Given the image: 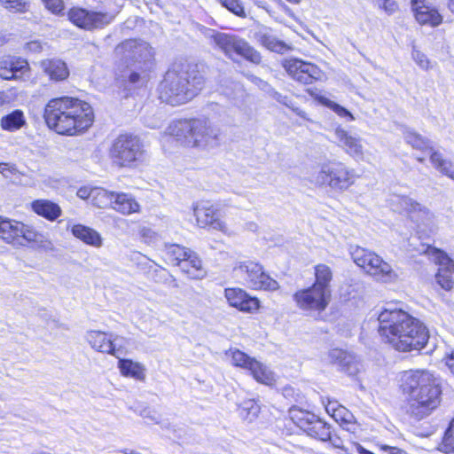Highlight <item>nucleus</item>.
Segmentation results:
<instances>
[{"mask_svg":"<svg viewBox=\"0 0 454 454\" xmlns=\"http://www.w3.org/2000/svg\"><path fill=\"white\" fill-rule=\"evenodd\" d=\"M378 321L379 333L398 351L420 350L428 341L425 325L401 309H384Z\"/></svg>","mask_w":454,"mask_h":454,"instance_id":"obj_1","label":"nucleus"},{"mask_svg":"<svg viewBox=\"0 0 454 454\" xmlns=\"http://www.w3.org/2000/svg\"><path fill=\"white\" fill-rule=\"evenodd\" d=\"M47 126L60 135L74 136L89 129L94 121L90 104L76 98L51 99L44 107Z\"/></svg>","mask_w":454,"mask_h":454,"instance_id":"obj_2","label":"nucleus"},{"mask_svg":"<svg viewBox=\"0 0 454 454\" xmlns=\"http://www.w3.org/2000/svg\"><path fill=\"white\" fill-rule=\"evenodd\" d=\"M166 133L184 146L207 152L220 147L224 137L220 127L206 118L174 121Z\"/></svg>","mask_w":454,"mask_h":454,"instance_id":"obj_3","label":"nucleus"},{"mask_svg":"<svg viewBox=\"0 0 454 454\" xmlns=\"http://www.w3.org/2000/svg\"><path fill=\"white\" fill-rule=\"evenodd\" d=\"M202 84L203 77L196 70L174 66L160 84V98L171 106L182 105L191 100Z\"/></svg>","mask_w":454,"mask_h":454,"instance_id":"obj_4","label":"nucleus"},{"mask_svg":"<svg viewBox=\"0 0 454 454\" xmlns=\"http://www.w3.org/2000/svg\"><path fill=\"white\" fill-rule=\"evenodd\" d=\"M313 182L322 187H330L336 192L348 190L354 184L356 175L353 168L338 160H328L320 165L313 175Z\"/></svg>","mask_w":454,"mask_h":454,"instance_id":"obj_5","label":"nucleus"},{"mask_svg":"<svg viewBox=\"0 0 454 454\" xmlns=\"http://www.w3.org/2000/svg\"><path fill=\"white\" fill-rule=\"evenodd\" d=\"M349 253L354 262L377 281L391 283L398 278L391 265L374 252L358 246H350Z\"/></svg>","mask_w":454,"mask_h":454,"instance_id":"obj_6","label":"nucleus"},{"mask_svg":"<svg viewBox=\"0 0 454 454\" xmlns=\"http://www.w3.org/2000/svg\"><path fill=\"white\" fill-rule=\"evenodd\" d=\"M142 140L132 134H121L113 142L110 157L120 167H132L142 161L145 155Z\"/></svg>","mask_w":454,"mask_h":454,"instance_id":"obj_7","label":"nucleus"},{"mask_svg":"<svg viewBox=\"0 0 454 454\" xmlns=\"http://www.w3.org/2000/svg\"><path fill=\"white\" fill-rule=\"evenodd\" d=\"M233 273L244 278L247 286L254 290L275 291L278 283L270 278L258 262L253 261L237 262Z\"/></svg>","mask_w":454,"mask_h":454,"instance_id":"obj_8","label":"nucleus"},{"mask_svg":"<svg viewBox=\"0 0 454 454\" xmlns=\"http://www.w3.org/2000/svg\"><path fill=\"white\" fill-rule=\"evenodd\" d=\"M0 239L13 246H25L26 242H42L43 235L21 222L0 216Z\"/></svg>","mask_w":454,"mask_h":454,"instance_id":"obj_9","label":"nucleus"},{"mask_svg":"<svg viewBox=\"0 0 454 454\" xmlns=\"http://www.w3.org/2000/svg\"><path fill=\"white\" fill-rule=\"evenodd\" d=\"M387 201L394 211L406 213L408 217L419 228L421 226L427 227L433 223V213L427 207L408 196L393 193L389 196Z\"/></svg>","mask_w":454,"mask_h":454,"instance_id":"obj_10","label":"nucleus"},{"mask_svg":"<svg viewBox=\"0 0 454 454\" xmlns=\"http://www.w3.org/2000/svg\"><path fill=\"white\" fill-rule=\"evenodd\" d=\"M212 38L215 45L229 58L237 54L254 64H259L262 60L261 54L246 40L236 35L216 33Z\"/></svg>","mask_w":454,"mask_h":454,"instance_id":"obj_11","label":"nucleus"},{"mask_svg":"<svg viewBox=\"0 0 454 454\" xmlns=\"http://www.w3.org/2000/svg\"><path fill=\"white\" fill-rule=\"evenodd\" d=\"M115 54L121 56L127 65L138 64L140 70L150 67L153 59V50L148 43L142 40L129 39L122 42L115 48Z\"/></svg>","mask_w":454,"mask_h":454,"instance_id":"obj_12","label":"nucleus"},{"mask_svg":"<svg viewBox=\"0 0 454 454\" xmlns=\"http://www.w3.org/2000/svg\"><path fill=\"white\" fill-rule=\"evenodd\" d=\"M437 382V378L427 370H410L402 372L400 387L407 397H419L421 391L428 394L430 387Z\"/></svg>","mask_w":454,"mask_h":454,"instance_id":"obj_13","label":"nucleus"},{"mask_svg":"<svg viewBox=\"0 0 454 454\" xmlns=\"http://www.w3.org/2000/svg\"><path fill=\"white\" fill-rule=\"evenodd\" d=\"M332 294L326 291L312 285L308 288H303L295 292L293 300L296 306L304 311H324L331 301Z\"/></svg>","mask_w":454,"mask_h":454,"instance_id":"obj_14","label":"nucleus"},{"mask_svg":"<svg viewBox=\"0 0 454 454\" xmlns=\"http://www.w3.org/2000/svg\"><path fill=\"white\" fill-rule=\"evenodd\" d=\"M430 388L428 394V391H421L419 397H407L408 411L417 419H422L428 416L440 403L439 382L432 385Z\"/></svg>","mask_w":454,"mask_h":454,"instance_id":"obj_15","label":"nucleus"},{"mask_svg":"<svg viewBox=\"0 0 454 454\" xmlns=\"http://www.w3.org/2000/svg\"><path fill=\"white\" fill-rule=\"evenodd\" d=\"M69 20L78 27L93 30L103 28L114 20L109 12L88 11L82 8H72L68 12Z\"/></svg>","mask_w":454,"mask_h":454,"instance_id":"obj_16","label":"nucleus"},{"mask_svg":"<svg viewBox=\"0 0 454 454\" xmlns=\"http://www.w3.org/2000/svg\"><path fill=\"white\" fill-rule=\"evenodd\" d=\"M292 419L297 426L309 436L326 442L330 435V426L321 420L315 414L304 411L291 410Z\"/></svg>","mask_w":454,"mask_h":454,"instance_id":"obj_17","label":"nucleus"},{"mask_svg":"<svg viewBox=\"0 0 454 454\" xmlns=\"http://www.w3.org/2000/svg\"><path fill=\"white\" fill-rule=\"evenodd\" d=\"M86 340L90 347L98 352L110 354L119 357L124 348L125 338L113 333H106L101 331H89L86 333Z\"/></svg>","mask_w":454,"mask_h":454,"instance_id":"obj_18","label":"nucleus"},{"mask_svg":"<svg viewBox=\"0 0 454 454\" xmlns=\"http://www.w3.org/2000/svg\"><path fill=\"white\" fill-rule=\"evenodd\" d=\"M286 73L295 81L302 84H311L322 78V71L314 64L300 59H287L283 63Z\"/></svg>","mask_w":454,"mask_h":454,"instance_id":"obj_19","label":"nucleus"},{"mask_svg":"<svg viewBox=\"0 0 454 454\" xmlns=\"http://www.w3.org/2000/svg\"><path fill=\"white\" fill-rule=\"evenodd\" d=\"M193 214L200 227H210L214 230L225 231V223L219 218L217 209L208 202L193 206Z\"/></svg>","mask_w":454,"mask_h":454,"instance_id":"obj_20","label":"nucleus"},{"mask_svg":"<svg viewBox=\"0 0 454 454\" xmlns=\"http://www.w3.org/2000/svg\"><path fill=\"white\" fill-rule=\"evenodd\" d=\"M224 296L230 306L242 312L254 313L260 307L259 300L250 296L241 288H226L224 290Z\"/></svg>","mask_w":454,"mask_h":454,"instance_id":"obj_21","label":"nucleus"},{"mask_svg":"<svg viewBox=\"0 0 454 454\" xmlns=\"http://www.w3.org/2000/svg\"><path fill=\"white\" fill-rule=\"evenodd\" d=\"M337 144L347 154L355 160H361L364 157V147L361 138L350 134L344 129L338 127L334 130Z\"/></svg>","mask_w":454,"mask_h":454,"instance_id":"obj_22","label":"nucleus"},{"mask_svg":"<svg viewBox=\"0 0 454 454\" xmlns=\"http://www.w3.org/2000/svg\"><path fill=\"white\" fill-rule=\"evenodd\" d=\"M432 255L441 267L435 275L437 283L443 289L447 291L450 290L453 287L450 268H454V262L447 255V254L439 249H433Z\"/></svg>","mask_w":454,"mask_h":454,"instance_id":"obj_23","label":"nucleus"},{"mask_svg":"<svg viewBox=\"0 0 454 454\" xmlns=\"http://www.w3.org/2000/svg\"><path fill=\"white\" fill-rule=\"evenodd\" d=\"M327 358L330 363L339 365L340 370L349 376H355L359 372V363L352 354L345 350L331 349L328 352Z\"/></svg>","mask_w":454,"mask_h":454,"instance_id":"obj_24","label":"nucleus"},{"mask_svg":"<svg viewBox=\"0 0 454 454\" xmlns=\"http://www.w3.org/2000/svg\"><path fill=\"white\" fill-rule=\"evenodd\" d=\"M28 70V63L20 58L8 57L0 61V77L4 80L19 79Z\"/></svg>","mask_w":454,"mask_h":454,"instance_id":"obj_25","label":"nucleus"},{"mask_svg":"<svg viewBox=\"0 0 454 454\" xmlns=\"http://www.w3.org/2000/svg\"><path fill=\"white\" fill-rule=\"evenodd\" d=\"M43 73L51 81L62 82L69 76V69L65 61L59 59H48L40 62Z\"/></svg>","mask_w":454,"mask_h":454,"instance_id":"obj_26","label":"nucleus"},{"mask_svg":"<svg viewBox=\"0 0 454 454\" xmlns=\"http://www.w3.org/2000/svg\"><path fill=\"white\" fill-rule=\"evenodd\" d=\"M179 267L182 271L187 274L191 278H201L205 275L201 260L197 254L192 250L186 254Z\"/></svg>","mask_w":454,"mask_h":454,"instance_id":"obj_27","label":"nucleus"},{"mask_svg":"<svg viewBox=\"0 0 454 454\" xmlns=\"http://www.w3.org/2000/svg\"><path fill=\"white\" fill-rule=\"evenodd\" d=\"M113 208L122 215H130L138 212L140 205L131 194L116 192Z\"/></svg>","mask_w":454,"mask_h":454,"instance_id":"obj_28","label":"nucleus"},{"mask_svg":"<svg viewBox=\"0 0 454 454\" xmlns=\"http://www.w3.org/2000/svg\"><path fill=\"white\" fill-rule=\"evenodd\" d=\"M255 35L258 42L271 51L283 53L288 49L287 45L278 40L270 28H262Z\"/></svg>","mask_w":454,"mask_h":454,"instance_id":"obj_29","label":"nucleus"},{"mask_svg":"<svg viewBox=\"0 0 454 454\" xmlns=\"http://www.w3.org/2000/svg\"><path fill=\"white\" fill-rule=\"evenodd\" d=\"M33 210L39 215L50 220L54 221L61 215L60 207L47 200H37L32 203Z\"/></svg>","mask_w":454,"mask_h":454,"instance_id":"obj_30","label":"nucleus"},{"mask_svg":"<svg viewBox=\"0 0 454 454\" xmlns=\"http://www.w3.org/2000/svg\"><path fill=\"white\" fill-rule=\"evenodd\" d=\"M27 124L24 113L16 109L12 113L5 114L0 119V127L3 130L15 132Z\"/></svg>","mask_w":454,"mask_h":454,"instance_id":"obj_31","label":"nucleus"},{"mask_svg":"<svg viewBox=\"0 0 454 454\" xmlns=\"http://www.w3.org/2000/svg\"><path fill=\"white\" fill-rule=\"evenodd\" d=\"M415 18L422 25L437 27L442 22V17L434 8L422 5L416 9Z\"/></svg>","mask_w":454,"mask_h":454,"instance_id":"obj_32","label":"nucleus"},{"mask_svg":"<svg viewBox=\"0 0 454 454\" xmlns=\"http://www.w3.org/2000/svg\"><path fill=\"white\" fill-rule=\"evenodd\" d=\"M72 233L74 237L88 245L100 247L102 240L100 235L91 228L82 224H75L72 227Z\"/></svg>","mask_w":454,"mask_h":454,"instance_id":"obj_33","label":"nucleus"},{"mask_svg":"<svg viewBox=\"0 0 454 454\" xmlns=\"http://www.w3.org/2000/svg\"><path fill=\"white\" fill-rule=\"evenodd\" d=\"M118 361V368L121 371V373L126 377H131L138 380H143L145 379V368L144 366L137 362H133L130 359L117 357Z\"/></svg>","mask_w":454,"mask_h":454,"instance_id":"obj_34","label":"nucleus"},{"mask_svg":"<svg viewBox=\"0 0 454 454\" xmlns=\"http://www.w3.org/2000/svg\"><path fill=\"white\" fill-rule=\"evenodd\" d=\"M315 278L316 280L313 285L331 294L330 283L333 280V271L331 268L323 263L316 265Z\"/></svg>","mask_w":454,"mask_h":454,"instance_id":"obj_35","label":"nucleus"},{"mask_svg":"<svg viewBox=\"0 0 454 454\" xmlns=\"http://www.w3.org/2000/svg\"><path fill=\"white\" fill-rule=\"evenodd\" d=\"M115 195L116 192H109L103 188L91 189V201L96 207L99 208H113Z\"/></svg>","mask_w":454,"mask_h":454,"instance_id":"obj_36","label":"nucleus"},{"mask_svg":"<svg viewBox=\"0 0 454 454\" xmlns=\"http://www.w3.org/2000/svg\"><path fill=\"white\" fill-rule=\"evenodd\" d=\"M249 371L258 382L270 385L275 380L274 373L269 369V367L255 359L252 364H250Z\"/></svg>","mask_w":454,"mask_h":454,"instance_id":"obj_37","label":"nucleus"},{"mask_svg":"<svg viewBox=\"0 0 454 454\" xmlns=\"http://www.w3.org/2000/svg\"><path fill=\"white\" fill-rule=\"evenodd\" d=\"M191 249L177 244L166 245L164 249V256L166 260L176 266H180Z\"/></svg>","mask_w":454,"mask_h":454,"instance_id":"obj_38","label":"nucleus"},{"mask_svg":"<svg viewBox=\"0 0 454 454\" xmlns=\"http://www.w3.org/2000/svg\"><path fill=\"white\" fill-rule=\"evenodd\" d=\"M269 93L273 99H275L278 103L286 106V107L290 108L294 113H295L301 118H302L306 121H310V119L309 118L306 112H304L303 110H301L299 107H296L290 97H288L286 95H282L281 93L276 91L273 89H270L269 90Z\"/></svg>","mask_w":454,"mask_h":454,"instance_id":"obj_39","label":"nucleus"},{"mask_svg":"<svg viewBox=\"0 0 454 454\" xmlns=\"http://www.w3.org/2000/svg\"><path fill=\"white\" fill-rule=\"evenodd\" d=\"M405 141L411 145L413 148L419 150H427L431 148V142L426 137H423L419 134L407 130L404 133Z\"/></svg>","mask_w":454,"mask_h":454,"instance_id":"obj_40","label":"nucleus"},{"mask_svg":"<svg viewBox=\"0 0 454 454\" xmlns=\"http://www.w3.org/2000/svg\"><path fill=\"white\" fill-rule=\"evenodd\" d=\"M0 5L13 13H26L29 11L30 3L27 0H0Z\"/></svg>","mask_w":454,"mask_h":454,"instance_id":"obj_41","label":"nucleus"},{"mask_svg":"<svg viewBox=\"0 0 454 454\" xmlns=\"http://www.w3.org/2000/svg\"><path fill=\"white\" fill-rule=\"evenodd\" d=\"M430 160L433 165L439 169L442 174L448 176L449 177L454 179V172L451 170V163L445 160L442 154L436 152H434L431 154Z\"/></svg>","mask_w":454,"mask_h":454,"instance_id":"obj_42","label":"nucleus"},{"mask_svg":"<svg viewBox=\"0 0 454 454\" xmlns=\"http://www.w3.org/2000/svg\"><path fill=\"white\" fill-rule=\"evenodd\" d=\"M240 412L246 419L252 421L258 416L260 407L254 400L249 399L242 403L240 406Z\"/></svg>","mask_w":454,"mask_h":454,"instance_id":"obj_43","label":"nucleus"},{"mask_svg":"<svg viewBox=\"0 0 454 454\" xmlns=\"http://www.w3.org/2000/svg\"><path fill=\"white\" fill-rule=\"evenodd\" d=\"M440 450L444 453H454V419L445 432Z\"/></svg>","mask_w":454,"mask_h":454,"instance_id":"obj_44","label":"nucleus"},{"mask_svg":"<svg viewBox=\"0 0 454 454\" xmlns=\"http://www.w3.org/2000/svg\"><path fill=\"white\" fill-rule=\"evenodd\" d=\"M319 101L325 106L332 109L334 113H336L339 116L343 118H348L349 121L354 120V117L352 114L344 108L343 106H340L339 104L326 98H320Z\"/></svg>","mask_w":454,"mask_h":454,"instance_id":"obj_45","label":"nucleus"},{"mask_svg":"<svg viewBox=\"0 0 454 454\" xmlns=\"http://www.w3.org/2000/svg\"><path fill=\"white\" fill-rule=\"evenodd\" d=\"M254 360V358H251L240 350H235L232 352V364L235 366H239L249 370L250 364H252Z\"/></svg>","mask_w":454,"mask_h":454,"instance_id":"obj_46","label":"nucleus"},{"mask_svg":"<svg viewBox=\"0 0 454 454\" xmlns=\"http://www.w3.org/2000/svg\"><path fill=\"white\" fill-rule=\"evenodd\" d=\"M222 4L231 12L239 17H245V11L239 0H221Z\"/></svg>","mask_w":454,"mask_h":454,"instance_id":"obj_47","label":"nucleus"},{"mask_svg":"<svg viewBox=\"0 0 454 454\" xmlns=\"http://www.w3.org/2000/svg\"><path fill=\"white\" fill-rule=\"evenodd\" d=\"M376 5L391 15L398 10V4L395 0H375Z\"/></svg>","mask_w":454,"mask_h":454,"instance_id":"obj_48","label":"nucleus"},{"mask_svg":"<svg viewBox=\"0 0 454 454\" xmlns=\"http://www.w3.org/2000/svg\"><path fill=\"white\" fill-rule=\"evenodd\" d=\"M411 54H412V59H414V61L422 69L427 70L430 67V61L423 52H421L420 51L416 50L414 48Z\"/></svg>","mask_w":454,"mask_h":454,"instance_id":"obj_49","label":"nucleus"},{"mask_svg":"<svg viewBox=\"0 0 454 454\" xmlns=\"http://www.w3.org/2000/svg\"><path fill=\"white\" fill-rule=\"evenodd\" d=\"M44 5L53 14L59 15L64 11L63 0H48Z\"/></svg>","mask_w":454,"mask_h":454,"instance_id":"obj_50","label":"nucleus"},{"mask_svg":"<svg viewBox=\"0 0 454 454\" xmlns=\"http://www.w3.org/2000/svg\"><path fill=\"white\" fill-rule=\"evenodd\" d=\"M140 415L145 419H148L149 421L153 422V423H155V424H160V415L155 411H152L150 409H145L141 411Z\"/></svg>","mask_w":454,"mask_h":454,"instance_id":"obj_51","label":"nucleus"},{"mask_svg":"<svg viewBox=\"0 0 454 454\" xmlns=\"http://www.w3.org/2000/svg\"><path fill=\"white\" fill-rule=\"evenodd\" d=\"M16 168L14 166L10 165L8 163H0V173L6 178L10 177L11 174H14L16 172Z\"/></svg>","mask_w":454,"mask_h":454,"instance_id":"obj_52","label":"nucleus"},{"mask_svg":"<svg viewBox=\"0 0 454 454\" xmlns=\"http://www.w3.org/2000/svg\"><path fill=\"white\" fill-rule=\"evenodd\" d=\"M326 442H329L332 446L338 449H343V441L340 437H339L336 434H332V432L330 431L329 438H327Z\"/></svg>","mask_w":454,"mask_h":454,"instance_id":"obj_53","label":"nucleus"},{"mask_svg":"<svg viewBox=\"0 0 454 454\" xmlns=\"http://www.w3.org/2000/svg\"><path fill=\"white\" fill-rule=\"evenodd\" d=\"M27 49L33 52H39L43 50V45L37 41H32L27 43Z\"/></svg>","mask_w":454,"mask_h":454,"instance_id":"obj_54","label":"nucleus"},{"mask_svg":"<svg viewBox=\"0 0 454 454\" xmlns=\"http://www.w3.org/2000/svg\"><path fill=\"white\" fill-rule=\"evenodd\" d=\"M380 449L383 450H389V454H407V452L397 447H391L388 445H381Z\"/></svg>","mask_w":454,"mask_h":454,"instance_id":"obj_55","label":"nucleus"},{"mask_svg":"<svg viewBox=\"0 0 454 454\" xmlns=\"http://www.w3.org/2000/svg\"><path fill=\"white\" fill-rule=\"evenodd\" d=\"M77 196L81 199H91V190H88L87 188H80L77 191Z\"/></svg>","mask_w":454,"mask_h":454,"instance_id":"obj_56","label":"nucleus"},{"mask_svg":"<svg viewBox=\"0 0 454 454\" xmlns=\"http://www.w3.org/2000/svg\"><path fill=\"white\" fill-rule=\"evenodd\" d=\"M446 365L454 374V350L449 356H446Z\"/></svg>","mask_w":454,"mask_h":454,"instance_id":"obj_57","label":"nucleus"},{"mask_svg":"<svg viewBox=\"0 0 454 454\" xmlns=\"http://www.w3.org/2000/svg\"><path fill=\"white\" fill-rule=\"evenodd\" d=\"M129 79L131 83H136L140 79V74L138 72L133 71L130 73Z\"/></svg>","mask_w":454,"mask_h":454,"instance_id":"obj_58","label":"nucleus"},{"mask_svg":"<svg viewBox=\"0 0 454 454\" xmlns=\"http://www.w3.org/2000/svg\"><path fill=\"white\" fill-rule=\"evenodd\" d=\"M424 3V0H411V6H412V9L414 11V12L416 13V9L417 8H420L422 4Z\"/></svg>","mask_w":454,"mask_h":454,"instance_id":"obj_59","label":"nucleus"},{"mask_svg":"<svg viewBox=\"0 0 454 454\" xmlns=\"http://www.w3.org/2000/svg\"><path fill=\"white\" fill-rule=\"evenodd\" d=\"M357 452L358 454H374L373 452L366 450L365 448H364L363 446L359 445L357 447Z\"/></svg>","mask_w":454,"mask_h":454,"instance_id":"obj_60","label":"nucleus"},{"mask_svg":"<svg viewBox=\"0 0 454 454\" xmlns=\"http://www.w3.org/2000/svg\"><path fill=\"white\" fill-rule=\"evenodd\" d=\"M448 6L450 12L454 13V0H449Z\"/></svg>","mask_w":454,"mask_h":454,"instance_id":"obj_61","label":"nucleus"},{"mask_svg":"<svg viewBox=\"0 0 454 454\" xmlns=\"http://www.w3.org/2000/svg\"><path fill=\"white\" fill-rule=\"evenodd\" d=\"M284 10H285V12H286L288 15H290L291 17H294V13H293V12H292V11H291V9H290L288 6H286V4H284Z\"/></svg>","mask_w":454,"mask_h":454,"instance_id":"obj_62","label":"nucleus"},{"mask_svg":"<svg viewBox=\"0 0 454 454\" xmlns=\"http://www.w3.org/2000/svg\"><path fill=\"white\" fill-rule=\"evenodd\" d=\"M247 226L250 231H254L256 229V224L254 223H249L247 224Z\"/></svg>","mask_w":454,"mask_h":454,"instance_id":"obj_63","label":"nucleus"},{"mask_svg":"<svg viewBox=\"0 0 454 454\" xmlns=\"http://www.w3.org/2000/svg\"><path fill=\"white\" fill-rule=\"evenodd\" d=\"M347 414L348 415V417H349V418H344L343 419H344L345 421H347V422H349V421H350V419L352 418V415H351L350 413H348V411H347Z\"/></svg>","mask_w":454,"mask_h":454,"instance_id":"obj_64","label":"nucleus"}]
</instances>
